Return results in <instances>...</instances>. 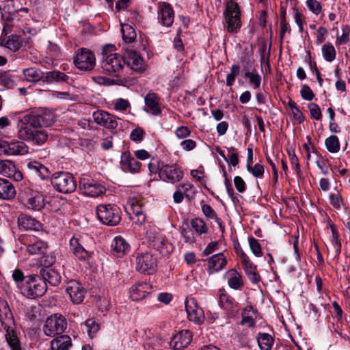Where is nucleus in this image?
Wrapping results in <instances>:
<instances>
[{"instance_id":"1","label":"nucleus","mask_w":350,"mask_h":350,"mask_svg":"<svg viewBox=\"0 0 350 350\" xmlns=\"http://www.w3.org/2000/svg\"><path fill=\"white\" fill-rule=\"evenodd\" d=\"M109 49H113L111 44L105 45L103 49V57L100 65L103 71L109 75L118 74L123 68L124 64V57L118 53L107 54Z\"/></svg>"},{"instance_id":"2","label":"nucleus","mask_w":350,"mask_h":350,"mask_svg":"<svg viewBox=\"0 0 350 350\" xmlns=\"http://www.w3.org/2000/svg\"><path fill=\"white\" fill-rule=\"evenodd\" d=\"M47 290L46 284L40 275H30L26 277L23 293L30 299H36L44 295Z\"/></svg>"},{"instance_id":"3","label":"nucleus","mask_w":350,"mask_h":350,"mask_svg":"<svg viewBox=\"0 0 350 350\" xmlns=\"http://www.w3.org/2000/svg\"><path fill=\"white\" fill-rule=\"evenodd\" d=\"M224 24L229 33L237 32L241 26V12L239 5L230 0L226 3L224 12Z\"/></svg>"},{"instance_id":"4","label":"nucleus","mask_w":350,"mask_h":350,"mask_svg":"<svg viewBox=\"0 0 350 350\" xmlns=\"http://www.w3.org/2000/svg\"><path fill=\"white\" fill-rule=\"evenodd\" d=\"M157 165L159 177L165 182L174 184L180 181L183 177V171L176 163L167 164L161 160H157Z\"/></svg>"},{"instance_id":"5","label":"nucleus","mask_w":350,"mask_h":350,"mask_svg":"<svg viewBox=\"0 0 350 350\" xmlns=\"http://www.w3.org/2000/svg\"><path fill=\"white\" fill-rule=\"evenodd\" d=\"M51 183L59 192L70 193L75 191L77 183L72 174L59 172L52 175Z\"/></svg>"},{"instance_id":"6","label":"nucleus","mask_w":350,"mask_h":350,"mask_svg":"<svg viewBox=\"0 0 350 350\" xmlns=\"http://www.w3.org/2000/svg\"><path fill=\"white\" fill-rule=\"evenodd\" d=\"M98 219L104 224L113 226L120 221V210L111 204H100L96 207Z\"/></svg>"},{"instance_id":"7","label":"nucleus","mask_w":350,"mask_h":350,"mask_svg":"<svg viewBox=\"0 0 350 350\" xmlns=\"http://www.w3.org/2000/svg\"><path fill=\"white\" fill-rule=\"evenodd\" d=\"M67 327L65 318L59 314H54L49 317L43 325L44 334L49 337H55L62 334Z\"/></svg>"},{"instance_id":"8","label":"nucleus","mask_w":350,"mask_h":350,"mask_svg":"<svg viewBox=\"0 0 350 350\" xmlns=\"http://www.w3.org/2000/svg\"><path fill=\"white\" fill-rule=\"evenodd\" d=\"M96 59L93 53L85 48L78 49L75 53L74 63L77 68L89 71L94 68Z\"/></svg>"},{"instance_id":"9","label":"nucleus","mask_w":350,"mask_h":350,"mask_svg":"<svg viewBox=\"0 0 350 350\" xmlns=\"http://www.w3.org/2000/svg\"><path fill=\"white\" fill-rule=\"evenodd\" d=\"M157 267L156 258L148 252L138 254L136 256V270L144 274H152Z\"/></svg>"},{"instance_id":"10","label":"nucleus","mask_w":350,"mask_h":350,"mask_svg":"<svg viewBox=\"0 0 350 350\" xmlns=\"http://www.w3.org/2000/svg\"><path fill=\"white\" fill-rule=\"evenodd\" d=\"M79 187L85 196L92 198L98 197L105 192V188L103 185L89 178H81Z\"/></svg>"},{"instance_id":"11","label":"nucleus","mask_w":350,"mask_h":350,"mask_svg":"<svg viewBox=\"0 0 350 350\" xmlns=\"http://www.w3.org/2000/svg\"><path fill=\"white\" fill-rule=\"evenodd\" d=\"M18 136L19 139L27 141L31 137L33 131L38 127L35 124L29 116L25 115L23 116L18 122Z\"/></svg>"},{"instance_id":"12","label":"nucleus","mask_w":350,"mask_h":350,"mask_svg":"<svg viewBox=\"0 0 350 350\" xmlns=\"http://www.w3.org/2000/svg\"><path fill=\"white\" fill-rule=\"evenodd\" d=\"M185 304L189 321L202 324L204 321V311L198 306L196 300L193 297H187Z\"/></svg>"},{"instance_id":"13","label":"nucleus","mask_w":350,"mask_h":350,"mask_svg":"<svg viewBox=\"0 0 350 350\" xmlns=\"http://www.w3.org/2000/svg\"><path fill=\"white\" fill-rule=\"evenodd\" d=\"M66 291L69 295L70 300L75 304H79L83 301L86 293L81 284L76 280L68 282Z\"/></svg>"},{"instance_id":"14","label":"nucleus","mask_w":350,"mask_h":350,"mask_svg":"<svg viewBox=\"0 0 350 350\" xmlns=\"http://www.w3.org/2000/svg\"><path fill=\"white\" fill-rule=\"evenodd\" d=\"M92 118L96 124L108 129H114L118 126V118L103 110L94 111Z\"/></svg>"},{"instance_id":"15","label":"nucleus","mask_w":350,"mask_h":350,"mask_svg":"<svg viewBox=\"0 0 350 350\" xmlns=\"http://www.w3.org/2000/svg\"><path fill=\"white\" fill-rule=\"evenodd\" d=\"M28 115L31 120L35 122V124L38 129L42 126H49L54 121L53 113L46 109H40Z\"/></svg>"},{"instance_id":"16","label":"nucleus","mask_w":350,"mask_h":350,"mask_svg":"<svg viewBox=\"0 0 350 350\" xmlns=\"http://www.w3.org/2000/svg\"><path fill=\"white\" fill-rule=\"evenodd\" d=\"M0 10L1 11L2 16L3 17V12L8 13L10 16L6 20H10L12 16H15L19 12H28V8H23L20 0H0Z\"/></svg>"},{"instance_id":"17","label":"nucleus","mask_w":350,"mask_h":350,"mask_svg":"<svg viewBox=\"0 0 350 350\" xmlns=\"http://www.w3.org/2000/svg\"><path fill=\"white\" fill-rule=\"evenodd\" d=\"M124 59V64L129 66L133 71L141 73L145 70L144 60L135 51H127Z\"/></svg>"},{"instance_id":"18","label":"nucleus","mask_w":350,"mask_h":350,"mask_svg":"<svg viewBox=\"0 0 350 350\" xmlns=\"http://www.w3.org/2000/svg\"><path fill=\"white\" fill-rule=\"evenodd\" d=\"M192 340V334L188 329H183L177 332L171 339L170 345L176 350H180L187 347Z\"/></svg>"},{"instance_id":"19","label":"nucleus","mask_w":350,"mask_h":350,"mask_svg":"<svg viewBox=\"0 0 350 350\" xmlns=\"http://www.w3.org/2000/svg\"><path fill=\"white\" fill-rule=\"evenodd\" d=\"M50 189V185L45 187H41L40 192H36L33 195L28 198L25 203L27 208L33 211H40L44 206V198L43 193H47Z\"/></svg>"},{"instance_id":"20","label":"nucleus","mask_w":350,"mask_h":350,"mask_svg":"<svg viewBox=\"0 0 350 350\" xmlns=\"http://www.w3.org/2000/svg\"><path fill=\"white\" fill-rule=\"evenodd\" d=\"M174 13L172 6L167 3H163L158 11L159 22L165 27H170L174 23Z\"/></svg>"},{"instance_id":"21","label":"nucleus","mask_w":350,"mask_h":350,"mask_svg":"<svg viewBox=\"0 0 350 350\" xmlns=\"http://www.w3.org/2000/svg\"><path fill=\"white\" fill-rule=\"evenodd\" d=\"M120 163L124 171L131 173L139 172L141 168V163L133 157L129 151H124L121 154Z\"/></svg>"},{"instance_id":"22","label":"nucleus","mask_w":350,"mask_h":350,"mask_svg":"<svg viewBox=\"0 0 350 350\" xmlns=\"http://www.w3.org/2000/svg\"><path fill=\"white\" fill-rule=\"evenodd\" d=\"M0 322L3 328L8 329L14 324V317L8 301L0 298Z\"/></svg>"},{"instance_id":"23","label":"nucleus","mask_w":350,"mask_h":350,"mask_svg":"<svg viewBox=\"0 0 350 350\" xmlns=\"http://www.w3.org/2000/svg\"><path fill=\"white\" fill-rule=\"evenodd\" d=\"M159 96L153 92H149L144 98L146 111L153 116H158L161 113L159 106Z\"/></svg>"},{"instance_id":"24","label":"nucleus","mask_w":350,"mask_h":350,"mask_svg":"<svg viewBox=\"0 0 350 350\" xmlns=\"http://www.w3.org/2000/svg\"><path fill=\"white\" fill-rule=\"evenodd\" d=\"M152 286L147 282L138 283L131 288L130 297L133 301L143 299L150 293Z\"/></svg>"},{"instance_id":"25","label":"nucleus","mask_w":350,"mask_h":350,"mask_svg":"<svg viewBox=\"0 0 350 350\" xmlns=\"http://www.w3.org/2000/svg\"><path fill=\"white\" fill-rule=\"evenodd\" d=\"M40 276L52 286H57L61 282V274L55 267L41 268Z\"/></svg>"},{"instance_id":"26","label":"nucleus","mask_w":350,"mask_h":350,"mask_svg":"<svg viewBox=\"0 0 350 350\" xmlns=\"http://www.w3.org/2000/svg\"><path fill=\"white\" fill-rule=\"evenodd\" d=\"M219 304L220 307L225 309L229 314H233L238 312L237 304L234 299L224 291H219Z\"/></svg>"},{"instance_id":"27","label":"nucleus","mask_w":350,"mask_h":350,"mask_svg":"<svg viewBox=\"0 0 350 350\" xmlns=\"http://www.w3.org/2000/svg\"><path fill=\"white\" fill-rule=\"evenodd\" d=\"M18 224L27 230L40 231L42 229L40 221L27 215H21L18 217Z\"/></svg>"},{"instance_id":"28","label":"nucleus","mask_w":350,"mask_h":350,"mask_svg":"<svg viewBox=\"0 0 350 350\" xmlns=\"http://www.w3.org/2000/svg\"><path fill=\"white\" fill-rule=\"evenodd\" d=\"M113 254L118 257H122L130 250V245L126 240L120 236L116 237L111 243Z\"/></svg>"},{"instance_id":"29","label":"nucleus","mask_w":350,"mask_h":350,"mask_svg":"<svg viewBox=\"0 0 350 350\" xmlns=\"http://www.w3.org/2000/svg\"><path fill=\"white\" fill-rule=\"evenodd\" d=\"M226 257L222 253L215 254L208 260V269L211 274L222 269L226 265Z\"/></svg>"},{"instance_id":"30","label":"nucleus","mask_w":350,"mask_h":350,"mask_svg":"<svg viewBox=\"0 0 350 350\" xmlns=\"http://www.w3.org/2000/svg\"><path fill=\"white\" fill-rule=\"evenodd\" d=\"M5 147V154L9 155L25 154L29 152L28 146L21 141L8 143Z\"/></svg>"},{"instance_id":"31","label":"nucleus","mask_w":350,"mask_h":350,"mask_svg":"<svg viewBox=\"0 0 350 350\" xmlns=\"http://www.w3.org/2000/svg\"><path fill=\"white\" fill-rule=\"evenodd\" d=\"M16 193L15 187L10 181L0 178V198L11 200L15 197Z\"/></svg>"},{"instance_id":"32","label":"nucleus","mask_w":350,"mask_h":350,"mask_svg":"<svg viewBox=\"0 0 350 350\" xmlns=\"http://www.w3.org/2000/svg\"><path fill=\"white\" fill-rule=\"evenodd\" d=\"M71 346V338L67 335H61L51 342L52 350H68Z\"/></svg>"},{"instance_id":"33","label":"nucleus","mask_w":350,"mask_h":350,"mask_svg":"<svg viewBox=\"0 0 350 350\" xmlns=\"http://www.w3.org/2000/svg\"><path fill=\"white\" fill-rule=\"evenodd\" d=\"M0 45L16 51L21 48V41L18 36L12 34L8 38L1 36L0 38Z\"/></svg>"},{"instance_id":"34","label":"nucleus","mask_w":350,"mask_h":350,"mask_svg":"<svg viewBox=\"0 0 350 350\" xmlns=\"http://www.w3.org/2000/svg\"><path fill=\"white\" fill-rule=\"evenodd\" d=\"M27 167L42 180L50 178L51 172L49 168L39 162L31 161L27 164Z\"/></svg>"},{"instance_id":"35","label":"nucleus","mask_w":350,"mask_h":350,"mask_svg":"<svg viewBox=\"0 0 350 350\" xmlns=\"http://www.w3.org/2000/svg\"><path fill=\"white\" fill-rule=\"evenodd\" d=\"M70 250L79 259L85 260L89 257V253L84 247L79 243V239L72 238L70 241Z\"/></svg>"},{"instance_id":"36","label":"nucleus","mask_w":350,"mask_h":350,"mask_svg":"<svg viewBox=\"0 0 350 350\" xmlns=\"http://www.w3.org/2000/svg\"><path fill=\"white\" fill-rule=\"evenodd\" d=\"M68 79V76L60 71L54 70L46 73L44 72V82L51 83L53 82L67 81Z\"/></svg>"},{"instance_id":"37","label":"nucleus","mask_w":350,"mask_h":350,"mask_svg":"<svg viewBox=\"0 0 350 350\" xmlns=\"http://www.w3.org/2000/svg\"><path fill=\"white\" fill-rule=\"evenodd\" d=\"M23 73L28 81L37 82L43 81L44 79V72L38 68L33 67L25 68L23 70Z\"/></svg>"},{"instance_id":"38","label":"nucleus","mask_w":350,"mask_h":350,"mask_svg":"<svg viewBox=\"0 0 350 350\" xmlns=\"http://www.w3.org/2000/svg\"><path fill=\"white\" fill-rule=\"evenodd\" d=\"M5 330V339L12 350H21L19 340L16 334L15 331L11 327L8 329L3 328Z\"/></svg>"},{"instance_id":"39","label":"nucleus","mask_w":350,"mask_h":350,"mask_svg":"<svg viewBox=\"0 0 350 350\" xmlns=\"http://www.w3.org/2000/svg\"><path fill=\"white\" fill-rule=\"evenodd\" d=\"M256 340L261 350H271L274 342L273 337L267 333H258Z\"/></svg>"},{"instance_id":"40","label":"nucleus","mask_w":350,"mask_h":350,"mask_svg":"<svg viewBox=\"0 0 350 350\" xmlns=\"http://www.w3.org/2000/svg\"><path fill=\"white\" fill-rule=\"evenodd\" d=\"M151 245L159 251L161 254L168 252L167 246L165 239L159 235L155 234L152 238L149 237Z\"/></svg>"},{"instance_id":"41","label":"nucleus","mask_w":350,"mask_h":350,"mask_svg":"<svg viewBox=\"0 0 350 350\" xmlns=\"http://www.w3.org/2000/svg\"><path fill=\"white\" fill-rule=\"evenodd\" d=\"M131 208L133 215L131 216V219L135 224L139 226H142L146 220V215L142 211V208L138 204H132Z\"/></svg>"},{"instance_id":"42","label":"nucleus","mask_w":350,"mask_h":350,"mask_svg":"<svg viewBox=\"0 0 350 350\" xmlns=\"http://www.w3.org/2000/svg\"><path fill=\"white\" fill-rule=\"evenodd\" d=\"M245 72L244 77L250 79L251 84L254 85V88H259L261 82V77L258 75L257 70L253 68L251 70L245 67L243 70Z\"/></svg>"},{"instance_id":"43","label":"nucleus","mask_w":350,"mask_h":350,"mask_svg":"<svg viewBox=\"0 0 350 350\" xmlns=\"http://www.w3.org/2000/svg\"><path fill=\"white\" fill-rule=\"evenodd\" d=\"M230 278L228 283L230 288L238 289L243 285L241 275L235 269H230L228 271Z\"/></svg>"},{"instance_id":"44","label":"nucleus","mask_w":350,"mask_h":350,"mask_svg":"<svg viewBox=\"0 0 350 350\" xmlns=\"http://www.w3.org/2000/svg\"><path fill=\"white\" fill-rule=\"evenodd\" d=\"M47 250V244L42 241H37L33 243L29 244L27 247V251L31 254H44Z\"/></svg>"},{"instance_id":"45","label":"nucleus","mask_w":350,"mask_h":350,"mask_svg":"<svg viewBox=\"0 0 350 350\" xmlns=\"http://www.w3.org/2000/svg\"><path fill=\"white\" fill-rule=\"evenodd\" d=\"M47 139V133L44 131L37 129L36 131H33L31 137L27 141L33 144L42 145L46 142Z\"/></svg>"},{"instance_id":"46","label":"nucleus","mask_w":350,"mask_h":350,"mask_svg":"<svg viewBox=\"0 0 350 350\" xmlns=\"http://www.w3.org/2000/svg\"><path fill=\"white\" fill-rule=\"evenodd\" d=\"M190 223L191 226L198 235H201L207 232L208 228L205 221L202 219L196 217L191 219Z\"/></svg>"},{"instance_id":"47","label":"nucleus","mask_w":350,"mask_h":350,"mask_svg":"<svg viewBox=\"0 0 350 350\" xmlns=\"http://www.w3.org/2000/svg\"><path fill=\"white\" fill-rule=\"evenodd\" d=\"M121 31L124 42L127 43L133 42L136 38V32L135 29L129 25H124L122 27Z\"/></svg>"},{"instance_id":"48","label":"nucleus","mask_w":350,"mask_h":350,"mask_svg":"<svg viewBox=\"0 0 350 350\" xmlns=\"http://www.w3.org/2000/svg\"><path fill=\"white\" fill-rule=\"evenodd\" d=\"M0 85L7 88H13L16 85L14 77L9 72H0Z\"/></svg>"},{"instance_id":"49","label":"nucleus","mask_w":350,"mask_h":350,"mask_svg":"<svg viewBox=\"0 0 350 350\" xmlns=\"http://www.w3.org/2000/svg\"><path fill=\"white\" fill-rule=\"evenodd\" d=\"M323 56L327 62H332L336 58V50L330 43H326L322 46Z\"/></svg>"},{"instance_id":"50","label":"nucleus","mask_w":350,"mask_h":350,"mask_svg":"<svg viewBox=\"0 0 350 350\" xmlns=\"http://www.w3.org/2000/svg\"><path fill=\"white\" fill-rule=\"evenodd\" d=\"M325 144L327 150L332 153L338 152L340 150L339 140L336 135H332L327 138Z\"/></svg>"},{"instance_id":"51","label":"nucleus","mask_w":350,"mask_h":350,"mask_svg":"<svg viewBox=\"0 0 350 350\" xmlns=\"http://www.w3.org/2000/svg\"><path fill=\"white\" fill-rule=\"evenodd\" d=\"M342 35L337 36L336 40V45L345 44L350 40V26L346 25L342 27Z\"/></svg>"},{"instance_id":"52","label":"nucleus","mask_w":350,"mask_h":350,"mask_svg":"<svg viewBox=\"0 0 350 350\" xmlns=\"http://www.w3.org/2000/svg\"><path fill=\"white\" fill-rule=\"evenodd\" d=\"M15 167L11 161L0 159V174L8 176L14 170Z\"/></svg>"},{"instance_id":"53","label":"nucleus","mask_w":350,"mask_h":350,"mask_svg":"<svg viewBox=\"0 0 350 350\" xmlns=\"http://www.w3.org/2000/svg\"><path fill=\"white\" fill-rule=\"evenodd\" d=\"M240 67L239 65L233 64L230 68V72L226 77V85L232 86L235 81L236 77L239 74Z\"/></svg>"},{"instance_id":"54","label":"nucleus","mask_w":350,"mask_h":350,"mask_svg":"<svg viewBox=\"0 0 350 350\" xmlns=\"http://www.w3.org/2000/svg\"><path fill=\"white\" fill-rule=\"evenodd\" d=\"M246 169L249 172L252 173L254 177L256 178L262 176L265 172L263 165L258 163L255 164L253 167L250 163H247Z\"/></svg>"},{"instance_id":"55","label":"nucleus","mask_w":350,"mask_h":350,"mask_svg":"<svg viewBox=\"0 0 350 350\" xmlns=\"http://www.w3.org/2000/svg\"><path fill=\"white\" fill-rule=\"evenodd\" d=\"M306 5L308 9L315 15H319L322 10L321 3L317 0H307Z\"/></svg>"},{"instance_id":"56","label":"nucleus","mask_w":350,"mask_h":350,"mask_svg":"<svg viewBox=\"0 0 350 350\" xmlns=\"http://www.w3.org/2000/svg\"><path fill=\"white\" fill-rule=\"evenodd\" d=\"M332 230V241L334 244V247L336 249V252L338 254L341 250V242L339 239L338 232L334 226H331Z\"/></svg>"},{"instance_id":"57","label":"nucleus","mask_w":350,"mask_h":350,"mask_svg":"<svg viewBox=\"0 0 350 350\" xmlns=\"http://www.w3.org/2000/svg\"><path fill=\"white\" fill-rule=\"evenodd\" d=\"M85 326L86 327L87 332L89 336L96 333L100 327L99 324L93 319H89L85 322Z\"/></svg>"},{"instance_id":"58","label":"nucleus","mask_w":350,"mask_h":350,"mask_svg":"<svg viewBox=\"0 0 350 350\" xmlns=\"http://www.w3.org/2000/svg\"><path fill=\"white\" fill-rule=\"evenodd\" d=\"M250 247L252 253L256 256H260L262 255L261 246L257 239L251 237L249 238Z\"/></svg>"},{"instance_id":"59","label":"nucleus","mask_w":350,"mask_h":350,"mask_svg":"<svg viewBox=\"0 0 350 350\" xmlns=\"http://www.w3.org/2000/svg\"><path fill=\"white\" fill-rule=\"evenodd\" d=\"M40 261L41 265L46 267H53L52 265L55 262V257L51 254H46V252L44 254H42Z\"/></svg>"},{"instance_id":"60","label":"nucleus","mask_w":350,"mask_h":350,"mask_svg":"<svg viewBox=\"0 0 350 350\" xmlns=\"http://www.w3.org/2000/svg\"><path fill=\"white\" fill-rule=\"evenodd\" d=\"M308 108L310 110V113L312 118L315 120H320L322 117V113L320 107L316 103H311L308 105Z\"/></svg>"},{"instance_id":"61","label":"nucleus","mask_w":350,"mask_h":350,"mask_svg":"<svg viewBox=\"0 0 350 350\" xmlns=\"http://www.w3.org/2000/svg\"><path fill=\"white\" fill-rule=\"evenodd\" d=\"M300 94L304 100L310 101L314 97V94L310 88L307 85H303L300 91Z\"/></svg>"},{"instance_id":"62","label":"nucleus","mask_w":350,"mask_h":350,"mask_svg":"<svg viewBox=\"0 0 350 350\" xmlns=\"http://www.w3.org/2000/svg\"><path fill=\"white\" fill-rule=\"evenodd\" d=\"M144 134L145 133L142 128L137 127L131 131L130 139L134 142H141L144 139Z\"/></svg>"},{"instance_id":"63","label":"nucleus","mask_w":350,"mask_h":350,"mask_svg":"<svg viewBox=\"0 0 350 350\" xmlns=\"http://www.w3.org/2000/svg\"><path fill=\"white\" fill-rule=\"evenodd\" d=\"M203 214L207 219H217V215L213 208L208 204H203L202 206Z\"/></svg>"},{"instance_id":"64","label":"nucleus","mask_w":350,"mask_h":350,"mask_svg":"<svg viewBox=\"0 0 350 350\" xmlns=\"http://www.w3.org/2000/svg\"><path fill=\"white\" fill-rule=\"evenodd\" d=\"M175 134L178 138L184 139L189 137L191 135V131L189 129V127L185 126H181L176 129Z\"/></svg>"}]
</instances>
